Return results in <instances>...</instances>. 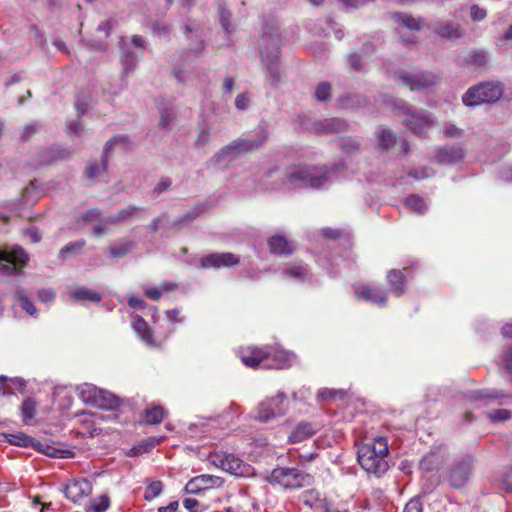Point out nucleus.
Returning a JSON list of instances; mask_svg holds the SVG:
<instances>
[{
  "label": "nucleus",
  "instance_id": "nucleus-48",
  "mask_svg": "<svg viewBox=\"0 0 512 512\" xmlns=\"http://www.w3.org/2000/svg\"><path fill=\"white\" fill-rule=\"evenodd\" d=\"M163 491V484L161 481H153L151 482L145 490L144 498L147 501H151L152 499L159 496Z\"/></svg>",
  "mask_w": 512,
  "mask_h": 512
},
{
  "label": "nucleus",
  "instance_id": "nucleus-21",
  "mask_svg": "<svg viewBox=\"0 0 512 512\" xmlns=\"http://www.w3.org/2000/svg\"><path fill=\"white\" fill-rule=\"evenodd\" d=\"M318 428L317 425L311 422H300L289 436L291 443H300L310 437H312Z\"/></svg>",
  "mask_w": 512,
  "mask_h": 512
},
{
  "label": "nucleus",
  "instance_id": "nucleus-14",
  "mask_svg": "<svg viewBox=\"0 0 512 512\" xmlns=\"http://www.w3.org/2000/svg\"><path fill=\"white\" fill-rule=\"evenodd\" d=\"M349 124L342 118H326L311 123L310 130L318 135H329L347 131Z\"/></svg>",
  "mask_w": 512,
  "mask_h": 512
},
{
  "label": "nucleus",
  "instance_id": "nucleus-17",
  "mask_svg": "<svg viewBox=\"0 0 512 512\" xmlns=\"http://www.w3.org/2000/svg\"><path fill=\"white\" fill-rule=\"evenodd\" d=\"M354 293L358 299L377 304L379 307H385L387 305V293L379 287L359 285L355 288Z\"/></svg>",
  "mask_w": 512,
  "mask_h": 512
},
{
  "label": "nucleus",
  "instance_id": "nucleus-61",
  "mask_svg": "<svg viewBox=\"0 0 512 512\" xmlns=\"http://www.w3.org/2000/svg\"><path fill=\"white\" fill-rule=\"evenodd\" d=\"M347 61H348V64H349L350 68L353 69L354 71H360L361 70V68H362V61H361V57H360L359 54H357V53L349 54L348 58H347Z\"/></svg>",
  "mask_w": 512,
  "mask_h": 512
},
{
  "label": "nucleus",
  "instance_id": "nucleus-6",
  "mask_svg": "<svg viewBox=\"0 0 512 512\" xmlns=\"http://www.w3.org/2000/svg\"><path fill=\"white\" fill-rule=\"evenodd\" d=\"M395 109L403 117V123L415 134H425L435 124L432 115L425 110L412 109L406 103L396 105Z\"/></svg>",
  "mask_w": 512,
  "mask_h": 512
},
{
  "label": "nucleus",
  "instance_id": "nucleus-26",
  "mask_svg": "<svg viewBox=\"0 0 512 512\" xmlns=\"http://www.w3.org/2000/svg\"><path fill=\"white\" fill-rule=\"evenodd\" d=\"M35 451L43 453L52 458H71L74 453L70 450H62L55 448L47 443H42L38 440H34L33 447Z\"/></svg>",
  "mask_w": 512,
  "mask_h": 512
},
{
  "label": "nucleus",
  "instance_id": "nucleus-11",
  "mask_svg": "<svg viewBox=\"0 0 512 512\" xmlns=\"http://www.w3.org/2000/svg\"><path fill=\"white\" fill-rule=\"evenodd\" d=\"M474 465L472 456H465L461 460L455 462L450 470L449 484L453 488H462L468 482Z\"/></svg>",
  "mask_w": 512,
  "mask_h": 512
},
{
  "label": "nucleus",
  "instance_id": "nucleus-37",
  "mask_svg": "<svg viewBox=\"0 0 512 512\" xmlns=\"http://www.w3.org/2000/svg\"><path fill=\"white\" fill-rule=\"evenodd\" d=\"M157 108L160 113L159 126L168 129L174 120L172 109L164 101L158 102Z\"/></svg>",
  "mask_w": 512,
  "mask_h": 512
},
{
  "label": "nucleus",
  "instance_id": "nucleus-30",
  "mask_svg": "<svg viewBox=\"0 0 512 512\" xmlns=\"http://www.w3.org/2000/svg\"><path fill=\"white\" fill-rule=\"evenodd\" d=\"M133 329L147 345L154 344L153 333L142 317L138 315L134 317Z\"/></svg>",
  "mask_w": 512,
  "mask_h": 512
},
{
  "label": "nucleus",
  "instance_id": "nucleus-19",
  "mask_svg": "<svg viewBox=\"0 0 512 512\" xmlns=\"http://www.w3.org/2000/svg\"><path fill=\"white\" fill-rule=\"evenodd\" d=\"M433 30L438 36L449 40L462 37L460 25L453 22L437 21L433 25Z\"/></svg>",
  "mask_w": 512,
  "mask_h": 512
},
{
  "label": "nucleus",
  "instance_id": "nucleus-53",
  "mask_svg": "<svg viewBox=\"0 0 512 512\" xmlns=\"http://www.w3.org/2000/svg\"><path fill=\"white\" fill-rule=\"evenodd\" d=\"M172 185V180L169 177H162L160 181L156 184L152 191V195L154 197L160 196L162 193L167 191Z\"/></svg>",
  "mask_w": 512,
  "mask_h": 512
},
{
  "label": "nucleus",
  "instance_id": "nucleus-42",
  "mask_svg": "<svg viewBox=\"0 0 512 512\" xmlns=\"http://www.w3.org/2000/svg\"><path fill=\"white\" fill-rule=\"evenodd\" d=\"M110 506V499L107 495H101L91 500L89 506L85 507L86 512H105Z\"/></svg>",
  "mask_w": 512,
  "mask_h": 512
},
{
  "label": "nucleus",
  "instance_id": "nucleus-15",
  "mask_svg": "<svg viewBox=\"0 0 512 512\" xmlns=\"http://www.w3.org/2000/svg\"><path fill=\"white\" fill-rule=\"evenodd\" d=\"M223 484L222 478L214 475H199L190 479L185 485V492L188 494H199L205 490L220 487Z\"/></svg>",
  "mask_w": 512,
  "mask_h": 512
},
{
  "label": "nucleus",
  "instance_id": "nucleus-47",
  "mask_svg": "<svg viewBox=\"0 0 512 512\" xmlns=\"http://www.w3.org/2000/svg\"><path fill=\"white\" fill-rule=\"evenodd\" d=\"M380 146L386 150L391 149L396 143L395 134L389 130L382 128L379 132Z\"/></svg>",
  "mask_w": 512,
  "mask_h": 512
},
{
  "label": "nucleus",
  "instance_id": "nucleus-55",
  "mask_svg": "<svg viewBox=\"0 0 512 512\" xmlns=\"http://www.w3.org/2000/svg\"><path fill=\"white\" fill-rule=\"evenodd\" d=\"M492 422L505 421L511 417V412L507 409H497L488 413Z\"/></svg>",
  "mask_w": 512,
  "mask_h": 512
},
{
  "label": "nucleus",
  "instance_id": "nucleus-16",
  "mask_svg": "<svg viewBox=\"0 0 512 512\" xmlns=\"http://www.w3.org/2000/svg\"><path fill=\"white\" fill-rule=\"evenodd\" d=\"M238 263L239 258L230 252L211 253L200 259V266L204 269L230 267Z\"/></svg>",
  "mask_w": 512,
  "mask_h": 512
},
{
  "label": "nucleus",
  "instance_id": "nucleus-7",
  "mask_svg": "<svg viewBox=\"0 0 512 512\" xmlns=\"http://www.w3.org/2000/svg\"><path fill=\"white\" fill-rule=\"evenodd\" d=\"M28 262V253L19 245H14L10 249H0V273L3 275H21Z\"/></svg>",
  "mask_w": 512,
  "mask_h": 512
},
{
  "label": "nucleus",
  "instance_id": "nucleus-23",
  "mask_svg": "<svg viewBox=\"0 0 512 512\" xmlns=\"http://www.w3.org/2000/svg\"><path fill=\"white\" fill-rule=\"evenodd\" d=\"M268 246L270 252L275 255H290L294 251L292 243H290L282 235H274L269 238Z\"/></svg>",
  "mask_w": 512,
  "mask_h": 512
},
{
  "label": "nucleus",
  "instance_id": "nucleus-22",
  "mask_svg": "<svg viewBox=\"0 0 512 512\" xmlns=\"http://www.w3.org/2000/svg\"><path fill=\"white\" fill-rule=\"evenodd\" d=\"M283 276L297 282H304L309 278L308 266L303 262L289 264L283 269Z\"/></svg>",
  "mask_w": 512,
  "mask_h": 512
},
{
  "label": "nucleus",
  "instance_id": "nucleus-1",
  "mask_svg": "<svg viewBox=\"0 0 512 512\" xmlns=\"http://www.w3.org/2000/svg\"><path fill=\"white\" fill-rule=\"evenodd\" d=\"M259 51L261 61L267 69L266 80L276 87L281 81V72L278 66L279 33L274 22L265 24L259 39Z\"/></svg>",
  "mask_w": 512,
  "mask_h": 512
},
{
  "label": "nucleus",
  "instance_id": "nucleus-56",
  "mask_svg": "<svg viewBox=\"0 0 512 512\" xmlns=\"http://www.w3.org/2000/svg\"><path fill=\"white\" fill-rule=\"evenodd\" d=\"M81 220H83L85 223H92L95 221H101L102 220V213L99 209L93 208L85 212L81 216Z\"/></svg>",
  "mask_w": 512,
  "mask_h": 512
},
{
  "label": "nucleus",
  "instance_id": "nucleus-62",
  "mask_svg": "<svg viewBox=\"0 0 512 512\" xmlns=\"http://www.w3.org/2000/svg\"><path fill=\"white\" fill-rule=\"evenodd\" d=\"M126 140H127V136L116 135L105 144L103 151L105 152V154H109V152L112 150L114 145L119 144V143H125Z\"/></svg>",
  "mask_w": 512,
  "mask_h": 512
},
{
  "label": "nucleus",
  "instance_id": "nucleus-3",
  "mask_svg": "<svg viewBox=\"0 0 512 512\" xmlns=\"http://www.w3.org/2000/svg\"><path fill=\"white\" fill-rule=\"evenodd\" d=\"M332 168L327 166L301 165L291 169L286 176V183L291 188H320L330 177Z\"/></svg>",
  "mask_w": 512,
  "mask_h": 512
},
{
  "label": "nucleus",
  "instance_id": "nucleus-51",
  "mask_svg": "<svg viewBox=\"0 0 512 512\" xmlns=\"http://www.w3.org/2000/svg\"><path fill=\"white\" fill-rule=\"evenodd\" d=\"M203 212V209L200 207H196L193 210L189 211L188 213L184 214L183 216L179 217L174 225L182 226L185 223L194 221L201 213Z\"/></svg>",
  "mask_w": 512,
  "mask_h": 512
},
{
  "label": "nucleus",
  "instance_id": "nucleus-31",
  "mask_svg": "<svg viewBox=\"0 0 512 512\" xmlns=\"http://www.w3.org/2000/svg\"><path fill=\"white\" fill-rule=\"evenodd\" d=\"M108 167V154H105L103 151L102 157H101V164H97L95 162H89L84 170V176L89 179H96L99 177L103 172L107 170Z\"/></svg>",
  "mask_w": 512,
  "mask_h": 512
},
{
  "label": "nucleus",
  "instance_id": "nucleus-33",
  "mask_svg": "<svg viewBox=\"0 0 512 512\" xmlns=\"http://www.w3.org/2000/svg\"><path fill=\"white\" fill-rule=\"evenodd\" d=\"M138 56L129 49H123L121 56L122 78L128 76L136 69Z\"/></svg>",
  "mask_w": 512,
  "mask_h": 512
},
{
  "label": "nucleus",
  "instance_id": "nucleus-10",
  "mask_svg": "<svg viewBox=\"0 0 512 512\" xmlns=\"http://www.w3.org/2000/svg\"><path fill=\"white\" fill-rule=\"evenodd\" d=\"M398 81L411 91H420L436 84V76L427 71L401 72Z\"/></svg>",
  "mask_w": 512,
  "mask_h": 512
},
{
  "label": "nucleus",
  "instance_id": "nucleus-63",
  "mask_svg": "<svg viewBox=\"0 0 512 512\" xmlns=\"http://www.w3.org/2000/svg\"><path fill=\"white\" fill-rule=\"evenodd\" d=\"M250 102V97L246 93H241L237 95L235 99V106L239 110H245L248 108Z\"/></svg>",
  "mask_w": 512,
  "mask_h": 512
},
{
  "label": "nucleus",
  "instance_id": "nucleus-57",
  "mask_svg": "<svg viewBox=\"0 0 512 512\" xmlns=\"http://www.w3.org/2000/svg\"><path fill=\"white\" fill-rule=\"evenodd\" d=\"M141 208L135 205H129L118 212V219L120 222L127 220L128 218L134 217Z\"/></svg>",
  "mask_w": 512,
  "mask_h": 512
},
{
  "label": "nucleus",
  "instance_id": "nucleus-32",
  "mask_svg": "<svg viewBox=\"0 0 512 512\" xmlns=\"http://www.w3.org/2000/svg\"><path fill=\"white\" fill-rule=\"evenodd\" d=\"M241 153L237 149L236 145L232 141L225 147H223L218 153H216L215 160L218 163H229L236 160Z\"/></svg>",
  "mask_w": 512,
  "mask_h": 512
},
{
  "label": "nucleus",
  "instance_id": "nucleus-25",
  "mask_svg": "<svg viewBox=\"0 0 512 512\" xmlns=\"http://www.w3.org/2000/svg\"><path fill=\"white\" fill-rule=\"evenodd\" d=\"M406 271L407 268L403 270L392 269L387 273V280L397 297L403 295L405 292Z\"/></svg>",
  "mask_w": 512,
  "mask_h": 512
},
{
  "label": "nucleus",
  "instance_id": "nucleus-52",
  "mask_svg": "<svg viewBox=\"0 0 512 512\" xmlns=\"http://www.w3.org/2000/svg\"><path fill=\"white\" fill-rule=\"evenodd\" d=\"M183 506L189 512H202L207 509V506L203 503H200L197 499L194 498H185L183 500Z\"/></svg>",
  "mask_w": 512,
  "mask_h": 512
},
{
  "label": "nucleus",
  "instance_id": "nucleus-18",
  "mask_svg": "<svg viewBox=\"0 0 512 512\" xmlns=\"http://www.w3.org/2000/svg\"><path fill=\"white\" fill-rule=\"evenodd\" d=\"M91 491L92 485L86 479L73 480L69 482L64 489L65 496L74 503L88 496Z\"/></svg>",
  "mask_w": 512,
  "mask_h": 512
},
{
  "label": "nucleus",
  "instance_id": "nucleus-64",
  "mask_svg": "<svg viewBox=\"0 0 512 512\" xmlns=\"http://www.w3.org/2000/svg\"><path fill=\"white\" fill-rule=\"evenodd\" d=\"M404 512H422V503L419 499H411L405 506Z\"/></svg>",
  "mask_w": 512,
  "mask_h": 512
},
{
  "label": "nucleus",
  "instance_id": "nucleus-34",
  "mask_svg": "<svg viewBox=\"0 0 512 512\" xmlns=\"http://www.w3.org/2000/svg\"><path fill=\"white\" fill-rule=\"evenodd\" d=\"M70 157V151L68 149H60L53 147L41 154V164H49L58 159H66Z\"/></svg>",
  "mask_w": 512,
  "mask_h": 512
},
{
  "label": "nucleus",
  "instance_id": "nucleus-12",
  "mask_svg": "<svg viewBox=\"0 0 512 512\" xmlns=\"http://www.w3.org/2000/svg\"><path fill=\"white\" fill-rule=\"evenodd\" d=\"M465 157V149L462 144H446L434 149L432 161L437 164H455Z\"/></svg>",
  "mask_w": 512,
  "mask_h": 512
},
{
  "label": "nucleus",
  "instance_id": "nucleus-27",
  "mask_svg": "<svg viewBox=\"0 0 512 512\" xmlns=\"http://www.w3.org/2000/svg\"><path fill=\"white\" fill-rule=\"evenodd\" d=\"M0 440L8 442L11 445L32 448L35 438L23 433H2L0 434Z\"/></svg>",
  "mask_w": 512,
  "mask_h": 512
},
{
  "label": "nucleus",
  "instance_id": "nucleus-49",
  "mask_svg": "<svg viewBox=\"0 0 512 512\" xmlns=\"http://www.w3.org/2000/svg\"><path fill=\"white\" fill-rule=\"evenodd\" d=\"M440 462L437 460V455L435 453H429L423 457L420 462V467L425 471H432L436 469Z\"/></svg>",
  "mask_w": 512,
  "mask_h": 512
},
{
  "label": "nucleus",
  "instance_id": "nucleus-54",
  "mask_svg": "<svg viewBox=\"0 0 512 512\" xmlns=\"http://www.w3.org/2000/svg\"><path fill=\"white\" fill-rule=\"evenodd\" d=\"M118 25V21L115 18H109L101 22L98 27V32H103L106 37L110 36L111 31Z\"/></svg>",
  "mask_w": 512,
  "mask_h": 512
},
{
  "label": "nucleus",
  "instance_id": "nucleus-4",
  "mask_svg": "<svg viewBox=\"0 0 512 512\" xmlns=\"http://www.w3.org/2000/svg\"><path fill=\"white\" fill-rule=\"evenodd\" d=\"M271 485H279L292 490L310 485L312 477L296 467H276L263 478Z\"/></svg>",
  "mask_w": 512,
  "mask_h": 512
},
{
  "label": "nucleus",
  "instance_id": "nucleus-29",
  "mask_svg": "<svg viewBox=\"0 0 512 512\" xmlns=\"http://www.w3.org/2000/svg\"><path fill=\"white\" fill-rule=\"evenodd\" d=\"M80 399L90 405L96 406L99 403V395H101V389L97 388L92 384H83L79 388Z\"/></svg>",
  "mask_w": 512,
  "mask_h": 512
},
{
  "label": "nucleus",
  "instance_id": "nucleus-45",
  "mask_svg": "<svg viewBox=\"0 0 512 512\" xmlns=\"http://www.w3.org/2000/svg\"><path fill=\"white\" fill-rule=\"evenodd\" d=\"M163 418L164 410L161 406L152 407L145 412V421L149 424H159Z\"/></svg>",
  "mask_w": 512,
  "mask_h": 512
},
{
  "label": "nucleus",
  "instance_id": "nucleus-20",
  "mask_svg": "<svg viewBox=\"0 0 512 512\" xmlns=\"http://www.w3.org/2000/svg\"><path fill=\"white\" fill-rule=\"evenodd\" d=\"M271 355L268 361L264 364V368L267 369H285L290 366V355L279 349L266 348Z\"/></svg>",
  "mask_w": 512,
  "mask_h": 512
},
{
  "label": "nucleus",
  "instance_id": "nucleus-35",
  "mask_svg": "<svg viewBox=\"0 0 512 512\" xmlns=\"http://www.w3.org/2000/svg\"><path fill=\"white\" fill-rule=\"evenodd\" d=\"M393 19L402 27H405L412 31L420 29L421 25L419 20L415 19L412 15L407 13L395 12Z\"/></svg>",
  "mask_w": 512,
  "mask_h": 512
},
{
  "label": "nucleus",
  "instance_id": "nucleus-36",
  "mask_svg": "<svg viewBox=\"0 0 512 512\" xmlns=\"http://www.w3.org/2000/svg\"><path fill=\"white\" fill-rule=\"evenodd\" d=\"M72 297L77 301H92L99 302L101 295L87 287H78L71 292Z\"/></svg>",
  "mask_w": 512,
  "mask_h": 512
},
{
  "label": "nucleus",
  "instance_id": "nucleus-8",
  "mask_svg": "<svg viewBox=\"0 0 512 512\" xmlns=\"http://www.w3.org/2000/svg\"><path fill=\"white\" fill-rule=\"evenodd\" d=\"M286 398L285 393L279 392L275 397L260 402L256 408L255 420L267 423L284 415L287 411Z\"/></svg>",
  "mask_w": 512,
  "mask_h": 512
},
{
  "label": "nucleus",
  "instance_id": "nucleus-38",
  "mask_svg": "<svg viewBox=\"0 0 512 512\" xmlns=\"http://www.w3.org/2000/svg\"><path fill=\"white\" fill-rule=\"evenodd\" d=\"M98 398L99 403L96 406L102 409L112 410L116 409L120 405L119 398L105 390H101V395H99Z\"/></svg>",
  "mask_w": 512,
  "mask_h": 512
},
{
  "label": "nucleus",
  "instance_id": "nucleus-41",
  "mask_svg": "<svg viewBox=\"0 0 512 512\" xmlns=\"http://www.w3.org/2000/svg\"><path fill=\"white\" fill-rule=\"evenodd\" d=\"M16 296L20 302L21 308L30 316L37 315V309L34 303L28 298L24 289L20 288L16 291Z\"/></svg>",
  "mask_w": 512,
  "mask_h": 512
},
{
  "label": "nucleus",
  "instance_id": "nucleus-44",
  "mask_svg": "<svg viewBox=\"0 0 512 512\" xmlns=\"http://www.w3.org/2000/svg\"><path fill=\"white\" fill-rule=\"evenodd\" d=\"M36 413V402L32 398H27L23 401L21 405V414L23 416V421L28 423Z\"/></svg>",
  "mask_w": 512,
  "mask_h": 512
},
{
  "label": "nucleus",
  "instance_id": "nucleus-60",
  "mask_svg": "<svg viewBox=\"0 0 512 512\" xmlns=\"http://www.w3.org/2000/svg\"><path fill=\"white\" fill-rule=\"evenodd\" d=\"M210 141V131L207 128L201 129V131L198 134V137L195 141V146L197 148H202L206 146Z\"/></svg>",
  "mask_w": 512,
  "mask_h": 512
},
{
  "label": "nucleus",
  "instance_id": "nucleus-13",
  "mask_svg": "<svg viewBox=\"0 0 512 512\" xmlns=\"http://www.w3.org/2000/svg\"><path fill=\"white\" fill-rule=\"evenodd\" d=\"M214 464L236 476H244L248 466L234 454L219 453L214 456Z\"/></svg>",
  "mask_w": 512,
  "mask_h": 512
},
{
  "label": "nucleus",
  "instance_id": "nucleus-24",
  "mask_svg": "<svg viewBox=\"0 0 512 512\" xmlns=\"http://www.w3.org/2000/svg\"><path fill=\"white\" fill-rule=\"evenodd\" d=\"M270 355L271 352H268L265 348H254L251 350L249 355H242L241 360L248 367L257 368L260 365L264 367V364L268 361Z\"/></svg>",
  "mask_w": 512,
  "mask_h": 512
},
{
  "label": "nucleus",
  "instance_id": "nucleus-2",
  "mask_svg": "<svg viewBox=\"0 0 512 512\" xmlns=\"http://www.w3.org/2000/svg\"><path fill=\"white\" fill-rule=\"evenodd\" d=\"M387 455V440L378 437L373 442L365 443L358 448L357 459L365 471L379 477L388 470Z\"/></svg>",
  "mask_w": 512,
  "mask_h": 512
},
{
  "label": "nucleus",
  "instance_id": "nucleus-5",
  "mask_svg": "<svg viewBox=\"0 0 512 512\" xmlns=\"http://www.w3.org/2000/svg\"><path fill=\"white\" fill-rule=\"evenodd\" d=\"M504 85L500 82H483L470 87L462 97L466 106H477L484 103H494L501 99Z\"/></svg>",
  "mask_w": 512,
  "mask_h": 512
},
{
  "label": "nucleus",
  "instance_id": "nucleus-43",
  "mask_svg": "<svg viewBox=\"0 0 512 512\" xmlns=\"http://www.w3.org/2000/svg\"><path fill=\"white\" fill-rule=\"evenodd\" d=\"M86 241L81 239L74 242H69L64 247L61 248L59 252V257L65 259L67 254L78 255L81 250L85 247Z\"/></svg>",
  "mask_w": 512,
  "mask_h": 512
},
{
  "label": "nucleus",
  "instance_id": "nucleus-58",
  "mask_svg": "<svg viewBox=\"0 0 512 512\" xmlns=\"http://www.w3.org/2000/svg\"><path fill=\"white\" fill-rule=\"evenodd\" d=\"M444 135L447 138H461L463 136V130L458 128L455 124L447 123L444 129Z\"/></svg>",
  "mask_w": 512,
  "mask_h": 512
},
{
  "label": "nucleus",
  "instance_id": "nucleus-39",
  "mask_svg": "<svg viewBox=\"0 0 512 512\" xmlns=\"http://www.w3.org/2000/svg\"><path fill=\"white\" fill-rule=\"evenodd\" d=\"M136 246L133 240H123L114 246H111L110 253L114 258H121L129 254Z\"/></svg>",
  "mask_w": 512,
  "mask_h": 512
},
{
  "label": "nucleus",
  "instance_id": "nucleus-9",
  "mask_svg": "<svg viewBox=\"0 0 512 512\" xmlns=\"http://www.w3.org/2000/svg\"><path fill=\"white\" fill-rule=\"evenodd\" d=\"M268 126L265 123L257 125L251 134L233 140L239 152L242 154L253 152L261 147L268 140Z\"/></svg>",
  "mask_w": 512,
  "mask_h": 512
},
{
  "label": "nucleus",
  "instance_id": "nucleus-50",
  "mask_svg": "<svg viewBox=\"0 0 512 512\" xmlns=\"http://www.w3.org/2000/svg\"><path fill=\"white\" fill-rule=\"evenodd\" d=\"M315 97L318 101H327L331 97V85L329 82L320 83L315 90Z\"/></svg>",
  "mask_w": 512,
  "mask_h": 512
},
{
  "label": "nucleus",
  "instance_id": "nucleus-46",
  "mask_svg": "<svg viewBox=\"0 0 512 512\" xmlns=\"http://www.w3.org/2000/svg\"><path fill=\"white\" fill-rule=\"evenodd\" d=\"M231 16L232 15L229 10L225 9L222 6L219 7V21H220V24H221L224 32L227 35L231 34L234 31L232 23H231Z\"/></svg>",
  "mask_w": 512,
  "mask_h": 512
},
{
  "label": "nucleus",
  "instance_id": "nucleus-28",
  "mask_svg": "<svg viewBox=\"0 0 512 512\" xmlns=\"http://www.w3.org/2000/svg\"><path fill=\"white\" fill-rule=\"evenodd\" d=\"M502 395L496 390L483 389L472 391L469 394L470 401L477 405H488L492 400L500 398Z\"/></svg>",
  "mask_w": 512,
  "mask_h": 512
},
{
  "label": "nucleus",
  "instance_id": "nucleus-40",
  "mask_svg": "<svg viewBox=\"0 0 512 512\" xmlns=\"http://www.w3.org/2000/svg\"><path fill=\"white\" fill-rule=\"evenodd\" d=\"M405 204L412 211L418 214H424L428 210V206L423 198L416 194L409 195L405 198Z\"/></svg>",
  "mask_w": 512,
  "mask_h": 512
},
{
  "label": "nucleus",
  "instance_id": "nucleus-59",
  "mask_svg": "<svg viewBox=\"0 0 512 512\" xmlns=\"http://www.w3.org/2000/svg\"><path fill=\"white\" fill-rule=\"evenodd\" d=\"M500 484L506 492L512 491V466L504 471Z\"/></svg>",
  "mask_w": 512,
  "mask_h": 512
}]
</instances>
